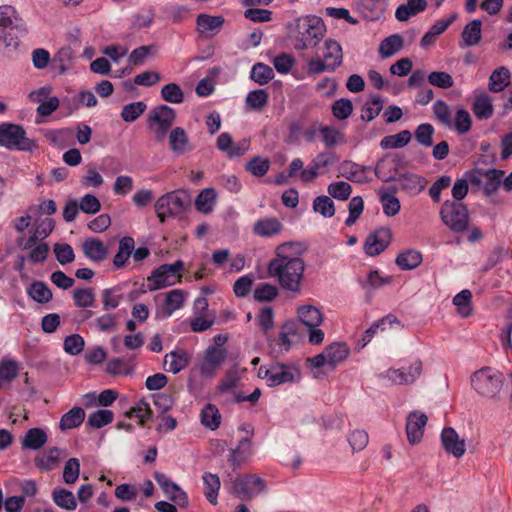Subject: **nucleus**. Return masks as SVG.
Listing matches in <instances>:
<instances>
[{
    "instance_id": "16",
    "label": "nucleus",
    "mask_w": 512,
    "mask_h": 512,
    "mask_svg": "<svg viewBox=\"0 0 512 512\" xmlns=\"http://www.w3.org/2000/svg\"><path fill=\"white\" fill-rule=\"evenodd\" d=\"M228 352L219 348H206L195 368L205 378H213L227 359Z\"/></svg>"
},
{
    "instance_id": "49",
    "label": "nucleus",
    "mask_w": 512,
    "mask_h": 512,
    "mask_svg": "<svg viewBox=\"0 0 512 512\" xmlns=\"http://www.w3.org/2000/svg\"><path fill=\"white\" fill-rule=\"evenodd\" d=\"M27 294L37 303H47L52 299V292L42 281H34L27 288Z\"/></svg>"
},
{
    "instance_id": "12",
    "label": "nucleus",
    "mask_w": 512,
    "mask_h": 512,
    "mask_svg": "<svg viewBox=\"0 0 512 512\" xmlns=\"http://www.w3.org/2000/svg\"><path fill=\"white\" fill-rule=\"evenodd\" d=\"M300 322L307 327L309 342L319 345L324 340V332L319 328L323 322L321 311L313 305H303L297 311Z\"/></svg>"
},
{
    "instance_id": "19",
    "label": "nucleus",
    "mask_w": 512,
    "mask_h": 512,
    "mask_svg": "<svg viewBox=\"0 0 512 512\" xmlns=\"http://www.w3.org/2000/svg\"><path fill=\"white\" fill-rule=\"evenodd\" d=\"M224 22L221 15L201 13L196 18V31L202 38H213L221 31Z\"/></svg>"
},
{
    "instance_id": "36",
    "label": "nucleus",
    "mask_w": 512,
    "mask_h": 512,
    "mask_svg": "<svg viewBox=\"0 0 512 512\" xmlns=\"http://www.w3.org/2000/svg\"><path fill=\"white\" fill-rule=\"evenodd\" d=\"M426 7V0H407L405 4L398 6L395 17L401 22L407 21L410 17L424 11Z\"/></svg>"
},
{
    "instance_id": "63",
    "label": "nucleus",
    "mask_w": 512,
    "mask_h": 512,
    "mask_svg": "<svg viewBox=\"0 0 512 512\" xmlns=\"http://www.w3.org/2000/svg\"><path fill=\"white\" fill-rule=\"evenodd\" d=\"M127 417H136L139 419L141 425L145 424L146 421L151 419L152 410L149 403L145 399H140L134 407H132L127 413Z\"/></svg>"
},
{
    "instance_id": "15",
    "label": "nucleus",
    "mask_w": 512,
    "mask_h": 512,
    "mask_svg": "<svg viewBox=\"0 0 512 512\" xmlns=\"http://www.w3.org/2000/svg\"><path fill=\"white\" fill-rule=\"evenodd\" d=\"M337 161L336 154L332 151H323L316 154L308 166L300 173V179L304 183H311L319 176L326 174L329 167Z\"/></svg>"
},
{
    "instance_id": "46",
    "label": "nucleus",
    "mask_w": 512,
    "mask_h": 512,
    "mask_svg": "<svg viewBox=\"0 0 512 512\" xmlns=\"http://www.w3.org/2000/svg\"><path fill=\"white\" fill-rule=\"evenodd\" d=\"M201 423L210 430H216L221 424V414L219 409L213 404H206L201 410Z\"/></svg>"
},
{
    "instance_id": "10",
    "label": "nucleus",
    "mask_w": 512,
    "mask_h": 512,
    "mask_svg": "<svg viewBox=\"0 0 512 512\" xmlns=\"http://www.w3.org/2000/svg\"><path fill=\"white\" fill-rule=\"evenodd\" d=\"M442 222L453 232L462 233L468 229L469 213L461 202L446 200L440 208Z\"/></svg>"
},
{
    "instance_id": "21",
    "label": "nucleus",
    "mask_w": 512,
    "mask_h": 512,
    "mask_svg": "<svg viewBox=\"0 0 512 512\" xmlns=\"http://www.w3.org/2000/svg\"><path fill=\"white\" fill-rule=\"evenodd\" d=\"M154 479L170 500L178 503L181 506L187 505V494L167 475L161 472H155Z\"/></svg>"
},
{
    "instance_id": "7",
    "label": "nucleus",
    "mask_w": 512,
    "mask_h": 512,
    "mask_svg": "<svg viewBox=\"0 0 512 512\" xmlns=\"http://www.w3.org/2000/svg\"><path fill=\"white\" fill-rule=\"evenodd\" d=\"M258 377L265 380L269 387H276L298 381L301 377V373L295 365L275 362L260 366L258 369Z\"/></svg>"
},
{
    "instance_id": "27",
    "label": "nucleus",
    "mask_w": 512,
    "mask_h": 512,
    "mask_svg": "<svg viewBox=\"0 0 512 512\" xmlns=\"http://www.w3.org/2000/svg\"><path fill=\"white\" fill-rule=\"evenodd\" d=\"M482 39V21L479 19H473L468 22L462 32L459 47L464 49L468 47H474L481 42Z\"/></svg>"
},
{
    "instance_id": "6",
    "label": "nucleus",
    "mask_w": 512,
    "mask_h": 512,
    "mask_svg": "<svg viewBox=\"0 0 512 512\" xmlns=\"http://www.w3.org/2000/svg\"><path fill=\"white\" fill-rule=\"evenodd\" d=\"M22 19L12 5H0V48L16 49L19 39L16 30L21 26Z\"/></svg>"
},
{
    "instance_id": "30",
    "label": "nucleus",
    "mask_w": 512,
    "mask_h": 512,
    "mask_svg": "<svg viewBox=\"0 0 512 512\" xmlns=\"http://www.w3.org/2000/svg\"><path fill=\"white\" fill-rule=\"evenodd\" d=\"M283 229L282 223L275 217H264L253 225V232L259 237L268 238L279 234Z\"/></svg>"
},
{
    "instance_id": "61",
    "label": "nucleus",
    "mask_w": 512,
    "mask_h": 512,
    "mask_svg": "<svg viewBox=\"0 0 512 512\" xmlns=\"http://www.w3.org/2000/svg\"><path fill=\"white\" fill-rule=\"evenodd\" d=\"M433 113L437 121L445 127L452 128V114L450 107L443 100H437L433 104Z\"/></svg>"
},
{
    "instance_id": "58",
    "label": "nucleus",
    "mask_w": 512,
    "mask_h": 512,
    "mask_svg": "<svg viewBox=\"0 0 512 512\" xmlns=\"http://www.w3.org/2000/svg\"><path fill=\"white\" fill-rule=\"evenodd\" d=\"M161 98L168 103L180 104L184 101V92L176 83H168L161 88Z\"/></svg>"
},
{
    "instance_id": "4",
    "label": "nucleus",
    "mask_w": 512,
    "mask_h": 512,
    "mask_svg": "<svg viewBox=\"0 0 512 512\" xmlns=\"http://www.w3.org/2000/svg\"><path fill=\"white\" fill-rule=\"evenodd\" d=\"M191 198L184 190H174L160 196L155 204L154 209L161 223L168 218L182 215L190 206Z\"/></svg>"
},
{
    "instance_id": "23",
    "label": "nucleus",
    "mask_w": 512,
    "mask_h": 512,
    "mask_svg": "<svg viewBox=\"0 0 512 512\" xmlns=\"http://www.w3.org/2000/svg\"><path fill=\"white\" fill-rule=\"evenodd\" d=\"M441 443L445 451L457 459L461 458L466 452L464 439H461L452 427L442 430Z\"/></svg>"
},
{
    "instance_id": "24",
    "label": "nucleus",
    "mask_w": 512,
    "mask_h": 512,
    "mask_svg": "<svg viewBox=\"0 0 512 512\" xmlns=\"http://www.w3.org/2000/svg\"><path fill=\"white\" fill-rule=\"evenodd\" d=\"M191 361V354L183 349H174L164 356L163 366L167 372L177 374L184 370Z\"/></svg>"
},
{
    "instance_id": "62",
    "label": "nucleus",
    "mask_w": 512,
    "mask_h": 512,
    "mask_svg": "<svg viewBox=\"0 0 512 512\" xmlns=\"http://www.w3.org/2000/svg\"><path fill=\"white\" fill-rule=\"evenodd\" d=\"M154 46L143 45L134 49L128 57V63L131 66L143 65L154 53Z\"/></svg>"
},
{
    "instance_id": "33",
    "label": "nucleus",
    "mask_w": 512,
    "mask_h": 512,
    "mask_svg": "<svg viewBox=\"0 0 512 512\" xmlns=\"http://www.w3.org/2000/svg\"><path fill=\"white\" fill-rule=\"evenodd\" d=\"M51 498L57 507L66 511H74L78 505L73 492L63 487H55L51 492Z\"/></svg>"
},
{
    "instance_id": "59",
    "label": "nucleus",
    "mask_w": 512,
    "mask_h": 512,
    "mask_svg": "<svg viewBox=\"0 0 512 512\" xmlns=\"http://www.w3.org/2000/svg\"><path fill=\"white\" fill-rule=\"evenodd\" d=\"M328 194L339 201H346L352 193V186L346 181H335L328 185Z\"/></svg>"
},
{
    "instance_id": "38",
    "label": "nucleus",
    "mask_w": 512,
    "mask_h": 512,
    "mask_svg": "<svg viewBox=\"0 0 512 512\" xmlns=\"http://www.w3.org/2000/svg\"><path fill=\"white\" fill-rule=\"evenodd\" d=\"M252 454V442L249 437H244L235 449L231 450L229 461L234 467L240 466Z\"/></svg>"
},
{
    "instance_id": "17",
    "label": "nucleus",
    "mask_w": 512,
    "mask_h": 512,
    "mask_svg": "<svg viewBox=\"0 0 512 512\" xmlns=\"http://www.w3.org/2000/svg\"><path fill=\"white\" fill-rule=\"evenodd\" d=\"M233 493L241 500H250L254 496L265 492L266 485L263 479L256 475H244L233 482Z\"/></svg>"
},
{
    "instance_id": "39",
    "label": "nucleus",
    "mask_w": 512,
    "mask_h": 512,
    "mask_svg": "<svg viewBox=\"0 0 512 512\" xmlns=\"http://www.w3.org/2000/svg\"><path fill=\"white\" fill-rule=\"evenodd\" d=\"M204 485V495L212 504H217L218 492L221 486L220 479L216 474L205 472L202 476Z\"/></svg>"
},
{
    "instance_id": "8",
    "label": "nucleus",
    "mask_w": 512,
    "mask_h": 512,
    "mask_svg": "<svg viewBox=\"0 0 512 512\" xmlns=\"http://www.w3.org/2000/svg\"><path fill=\"white\" fill-rule=\"evenodd\" d=\"M0 146L10 150L31 151L36 143L27 137L22 125L5 122L0 124Z\"/></svg>"
},
{
    "instance_id": "42",
    "label": "nucleus",
    "mask_w": 512,
    "mask_h": 512,
    "mask_svg": "<svg viewBox=\"0 0 512 512\" xmlns=\"http://www.w3.org/2000/svg\"><path fill=\"white\" fill-rule=\"evenodd\" d=\"M216 197L217 194L213 188L203 189L195 199V208L204 214L212 212L216 204Z\"/></svg>"
},
{
    "instance_id": "37",
    "label": "nucleus",
    "mask_w": 512,
    "mask_h": 512,
    "mask_svg": "<svg viewBox=\"0 0 512 512\" xmlns=\"http://www.w3.org/2000/svg\"><path fill=\"white\" fill-rule=\"evenodd\" d=\"M85 419V411L81 407H73L62 415L59 427L62 431L79 427Z\"/></svg>"
},
{
    "instance_id": "32",
    "label": "nucleus",
    "mask_w": 512,
    "mask_h": 512,
    "mask_svg": "<svg viewBox=\"0 0 512 512\" xmlns=\"http://www.w3.org/2000/svg\"><path fill=\"white\" fill-rule=\"evenodd\" d=\"M135 241L130 236H124L119 240L118 251L113 258V266L116 270L124 268L133 252Z\"/></svg>"
},
{
    "instance_id": "43",
    "label": "nucleus",
    "mask_w": 512,
    "mask_h": 512,
    "mask_svg": "<svg viewBox=\"0 0 512 512\" xmlns=\"http://www.w3.org/2000/svg\"><path fill=\"white\" fill-rule=\"evenodd\" d=\"M510 71L501 66L494 70L489 77V90L495 93L503 91L509 84Z\"/></svg>"
},
{
    "instance_id": "52",
    "label": "nucleus",
    "mask_w": 512,
    "mask_h": 512,
    "mask_svg": "<svg viewBox=\"0 0 512 512\" xmlns=\"http://www.w3.org/2000/svg\"><path fill=\"white\" fill-rule=\"evenodd\" d=\"M363 174V167L352 161L345 160L339 165V175L348 180L361 182Z\"/></svg>"
},
{
    "instance_id": "18",
    "label": "nucleus",
    "mask_w": 512,
    "mask_h": 512,
    "mask_svg": "<svg viewBox=\"0 0 512 512\" xmlns=\"http://www.w3.org/2000/svg\"><path fill=\"white\" fill-rule=\"evenodd\" d=\"M297 338V327L293 321L282 325L279 336L269 340L271 351L275 355H284L290 351L294 340Z\"/></svg>"
},
{
    "instance_id": "25",
    "label": "nucleus",
    "mask_w": 512,
    "mask_h": 512,
    "mask_svg": "<svg viewBox=\"0 0 512 512\" xmlns=\"http://www.w3.org/2000/svg\"><path fill=\"white\" fill-rule=\"evenodd\" d=\"M396 180L400 183L401 189L404 190L408 195L415 196L421 193L427 184V180L424 177H421L414 173H404L399 175L397 178L388 177L385 179Z\"/></svg>"
},
{
    "instance_id": "34",
    "label": "nucleus",
    "mask_w": 512,
    "mask_h": 512,
    "mask_svg": "<svg viewBox=\"0 0 512 512\" xmlns=\"http://www.w3.org/2000/svg\"><path fill=\"white\" fill-rule=\"evenodd\" d=\"M48 440L46 432L41 428H30L21 438L20 443L23 449L38 450L42 448Z\"/></svg>"
},
{
    "instance_id": "3",
    "label": "nucleus",
    "mask_w": 512,
    "mask_h": 512,
    "mask_svg": "<svg viewBox=\"0 0 512 512\" xmlns=\"http://www.w3.org/2000/svg\"><path fill=\"white\" fill-rule=\"evenodd\" d=\"M343 63V51L340 43L332 38L324 41L319 48L318 57L307 62V71L310 75L323 72H333Z\"/></svg>"
},
{
    "instance_id": "1",
    "label": "nucleus",
    "mask_w": 512,
    "mask_h": 512,
    "mask_svg": "<svg viewBox=\"0 0 512 512\" xmlns=\"http://www.w3.org/2000/svg\"><path fill=\"white\" fill-rule=\"evenodd\" d=\"M302 252L303 246L299 242L282 243L276 247L275 256L267 265L268 275L285 291L296 294L301 291L306 267Z\"/></svg>"
},
{
    "instance_id": "11",
    "label": "nucleus",
    "mask_w": 512,
    "mask_h": 512,
    "mask_svg": "<svg viewBox=\"0 0 512 512\" xmlns=\"http://www.w3.org/2000/svg\"><path fill=\"white\" fill-rule=\"evenodd\" d=\"M422 370V361L415 358L399 368H389L379 374V378L387 380L392 385H411L420 377Z\"/></svg>"
},
{
    "instance_id": "2",
    "label": "nucleus",
    "mask_w": 512,
    "mask_h": 512,
    "mask_svg": "<svg viewBox=\"0 0 512 512\" xmlns=\"http://www.w3.org/2000/svg\"><path fill=\"white\" fill-rule=\"evenodd\" d=\"M286 29L296 50L314 48L326 33L324 21L316 15L297 17L287 23Z\"/></svg>"
},
{
    "instance_id": "64",
    "label": "nucleus",
    "mask_w": 512,
    "mask_h": 512,
    "mask_svg": "<svg viewBox=\"0 0 512 512\" xmlns=\"http://www.w3.org/2000/svg\"><path fill=\"white\" fill-rule=\"evenodd\" d=\"M245 168L255 177L264 176L270 169V161L268 158L256 156L249 160Z\"/></svg>"
},
{
    "instance_id": "35",
    "label": "nucleus",
    "mask_w": 512,
    "mask_h": 512,
    "mask_svg": "<svg viewBox=\"0 0 512 512\" xmlns=\"http://www.w3.org/2000/svg\"><path fill=\"white\" fill-rule=\"evenodd\" d=\"M472 110L478 120H487L494 113L492 98L485 92L475 96Z\"/></svg>"
},
{
    "instance_id": "29",
    "label": "nucleus",
    "mask_w": 512,
    "mask_h": 512,
    "mask_svg": "<svg viewBox=\"0 0 512 512\" xmlns=\"http://www.w3.org/2000/svg\"><path fill=\"white\" fill-rule=\"evenodd\" d=\"M83 253L92 262L100 263L108 256L107 246L97 238H88L82 244Z\"/></svg>"
},
{
    "instance_id": "48",
    "label": "nucleus",
    "mask_w": 512,
    "mask_h": 512,
    "mask_svg": "<svg viewBox=\"0 0 512 512\" xmlns=\"http://www.w3.org/2000/svg\"><path fill=\"white\" fill-rule=\"evenodd\" d=\"M54 229V221L51 218H45L40 221L34 233L26 240L23 248L30 249L38 239H44L51 234Z\"/></svg>"
},
{
    "instance_id": "55",
    "label": "nucleus",
    "mask_w": 512,
    "mask_h": 512,
    "mask_svg": "<svg viewBox=\"0 0 512 512\" xmlns=\"http://www.w3.org/2000/svg\"><path fill=\"white\" fill-rule=\"evenodd\" d=\"M472 120L469 112L463 108H459L454 117H452V128L458 134H466L470 131Z\"/></svg>"
},
{
    "instance_id": "5",
    "label": "nucleus",
    "mask_w": 512,
    "mask_h": 512,
    "mask_svg": "<svg viewBox=\"0 0 512 512\" xmlns=\"http://www.w3.org/2000/svg\"><path fill=\"white\" fill-rule=\"evenodd\" d=\"M470 383L473 390L485 398H496L500 393L503 383V374L492 367H483L470 377Z\"/></svg>"
},
{
    "instance_id": "45",
    "label": "nucleus",
    "mask_w": 512,
    "mask_h": 512,
    "mask_svg": "<svg viewBox=\"0 0 512 512\" xmlns=\"http://www.w3.org/2000/svg\"><path fill=\"white\" fill-rule=\"evenodd\" d=\"M62 451L59 448H51L44 454L35 458V465L43 471H50L56 467L60 461Z\"/></svg>"
},
{
    "instance_id": "28",
    "label": "nucleus",
    "mask_w": 512,
    "mask_h": 512,
    "mask_svg": "<svg viewBox=\"0 0 512 512\" xmlns=\"http://www.w3.org/2000/svg\"><path fill=\"white\" fill-rule=\"evenodd\" d=\"M187 293L182 289H173L166 293L164 303L159 311L163 318L170 317L175 311L181 309L185 303Z\"/></svg>"
},
{
    "instance_id": "14",
    "label": "nucleus",
    "mask_w": 512,
    "mask_h": 512,
    "mask_svg": "<svg viewBox=\"0 0 512 512\" xmlns=\"http://www.w3.org/2000/svg\"><path fill=\"white\" fill-rule=\"evenodd\" d=\"M176 118L175 110L167 105H160L153 109L148 117V127L154 132L158 140L164 139Z\"/></svg>"
},
{
    "instance_id": "20",
    "label": "nucleus",
    "mask_w": 512,
    "mask_h": 512,
    "mask_svg": "<svg viewBox=\"0 0 512 512\" xmlns=\"http://www.w3.org/2000/svg\"><path fill=\"white\" fill-rule=\"evenodd\" d=\"M391 241V231L388 228H380L368 235L364 243V251L369 256H377L382 253Z\"/></svg>"
},
{
    "instance_id": "50",
    "label": "nucleus",
    "mask_w": 512,
    "mask_h": 512,
    "mask_svg": "<svg viewBox=\"0 0 512 512\" xmlns=\"http://www.w3.org/2000/svg\"><path fill=\"white\" fill-rule=\"evenodd\" d=\"M411 140V133L403 130L395 135H389L382 138L380 147L382 149H397L406 146Z\"/></svg>"
},
{
    "instance_id": "56",
    "label": "nucleus",
    "mask_w": 512,
    "mask_h": 512,
    "mask_svg": "<svg viewBox=\"0 0 512 512\" xmlns=\"http://www.w3.org/2000/svg\"><path fill=\"white\" fill-rule=\"evenodd\" d=\"M147 109L143 101L132 102L123 106L121 118L123 121L132 123L136 121Z\"/></svg>"
},
{
    "instance_id": "54",
    "label": "nucleus",
    "mask_w": 512,
    "mask_h": 512,
    "mask_svg": "<svg viewBox=\"0 0 512 512\" xmlns=\"http://www.w3.org/2000/svg\"><path fill=\"white\" fill-rule=\"evenodd\" d=\"M313 211L324 218H332L335 214V205L333 200L326 195L317 196L313 200Z\"/></svg>"
},
{
    "instance_id": "53",
    "label": "nucleus",
    "mask_w": 512,
    "mask_h": 512,
    "mask_svg": "<svg viewBox=\"0 0 512 512\" xmlns=\"http://www.w3.org/2000/svg\"><path fill=\"white\" fill-rule=\"evenodd\" d=\"M472 293L468 289H464L456 294L453 298V304L457 307L458 313L466 318L472 313Z\"/></svg>"
},
{
    "instance_id": "57",
    "label": "nucleus",
    "mask_w": 512,
    "mask_h": 512,
    "mask_svg": "<svg viewBox=\"0 0 512 512\" xmlns=\"http://www.w3.org/2000/svg\"><path fill=\"white\" fill-rule=\"evenodd\" d=\"M250 77L259 85H265L274 78V71L266 64L256 63L251 69Z\"/></svg>"
},
{
    "instance_id": "60",
    "label": "nucleus",
    "mask_w": 512,
    "mask_h": 512,
    "mask_svg": "<svg viewBox=\"0 0 512 512\" xmlns=\"http://www.w3.org/2000/svg\"><path fill=\"white\" fill-rule=\"evenodd\" d=\"M114 419V413L108 409L97 410L88 416L87 424L95 429L110 424Z\"/></svg>"
},
{
    "instance_id": "9",
    "label": "nucleus",
    "mask_w": 512,
    "mask_h": 512,
    "mask_svg": "<svg viewBox=\"0 0 512 512\" xmlns=\"http://www.w3.org/2000/svg\"><path fill=\"white\" fill-rule=\"evenodd\" d=\"M182 260H176L170 264H163L152 271L147 279L149 291H157L181 282L180 271L183 269Z\"/></svg>"
},
{
    "instance_id": "44",
    "label": "nucleus",
    "mask_w": 512,
    "mask_h": 512,
    "mask_svg": "<svg viewBox=\"0 0 512 512\" xmlns=\"http://www.w3.org/2000/svg\"><path fill=\"white\" fill-rule=\"evenodd\" d=\"M396 264L402 270H412L422 263V254L414 249H409L398 254Z\"/></svg>"
},
{
    "instance_id": "47",
    "label": "nucleus",
    "mask_w": 512,
    "mask_h": 512,
    "mask_svg": "<svg viewBox=\"0 0 512 512\" xmlns=\"http://www.w3.org/2000/svg\"><path fill=\"white\" fill-rule=\"evenodd\" d=\"M117 392L112 389L103 390L99 395L95 393H87L83 396L86 400V406L100 405V406H109L117 399Z\"/></svg>"
},
{
    "instance_id": "41",
    "label": "nucleus",
    "mask_w": 512,
    "mask_h": 512,
    "mask_svg": "<svg viewBox=\"0 0 512 512\" xmlns=\"http://www.w3.org/2000/svg\"><path fill=\"white\" fill-rule=\"evenodd\" d=\"M379 196L383 213L386 216L392 217L399 213L401 205L394 190H380Z\"/></svg>"
},
{
    "instance_id": "40",
    "label": "nucleus",
    "mask_w": 512,
    "mask_h": 512,
    "mask_svg": "<svg viewBox=\"0 0 512 512\" xmlns=\"http://www.w3.org/2000/svg\"><path fill=\"white\" fill-rule=\"evenodd\" d=\"M403 39L399 34H392L381 41L378 51L382 59L389 58L401 50Z\"/></svg>"
},
{
    "instance_id": "13",
    "label": "nucleus",
    "mask_w": 512,
    "mask_h": 512,
    "mask_svg": "<svg viewBox=\"0 0 512 512\" xmlns=\"http://www.w3.org/2000/svg\"><path fill=\"white\" fill-rule=\"evenodd\" d=\"M350 354V349L347 344L343 342H334L328 345L322 353L310 359L311 366L319 369L325 365L334 369L337 365L347 359Z\"/></svg>"
},
{
    "instance_id": "51",
    "label": "nucleus",
    "mask_w": 512,
    "mask_h": 512,
    "mask_svg": "<svg viewBox=\"0 0 512 512\" xmlns=\"http://www.w3.org/2000/svg\"><path fill=\"white\" fill-rule=\"evenodd\" d=\"M382 109V98L379 95H372L363 105L361 119L367 122L372 121L379 115Z\"/></svg>"
},
{
    "instance_id": "26",
    "label": "nucleus",
    "mask_w": 512,
    "mask_h": 512,
    "mask_svg": "<svg viewBox=\"0 0 512 512\" xmlns=\"http://www.w3.org/2000/svg\"><path fill=\"white\" fill-rule=\"evenodd\" d=\"M169 147L171 151L178 155H185L193 150L187 132L181 127L173 128L169 133Z\"/></svg>"
},
{
    "instance_id": "22",
    "label": "nucleus",
    "mask_w": 512,
    "mask_h": 512,
    "mask_svg": "<svg viewBox=\"0 0 512 512\" xmlns=\"http://www.w3.org/2000/svg\"><path fill=\"white\" fill-rule=\"evenodd\" d=\"M426 424L427 416L424 413L414 411L408 415L406 423V434L410 444L414 445L421 441Z\"/></svg>"
},
{
    "instance_id": "31",
    "label": "nucleus",
    "mask_w": 512,
    "mask_h": 512,
    "mask_svg": "<svg viewBox=\"0 0 512 512\" xmlns=\"http://www.w3.org/2000/svg\"><path fill=\"white\" fill-rule=\"evenodd\" d=\"M505 175L504 170L488 169L483 170V193L487 197H493L497 194L500 186L502 185V176Z\"/></svg>"
}]
</instances>
